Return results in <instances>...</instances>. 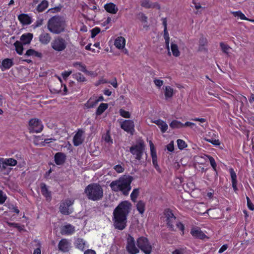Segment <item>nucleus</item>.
<instances>
[{
	"mask_svg": "<svg viewBox=\"0 0 254 254\" xmlns=\"http://www.w3.org/2000/svg\"><path fill=\"white\" fill-rule=\"evenodd\" d=\"M145 149V144L144 140L139 139L136 141L135 144L130 147L129 152L135 160L139 161L142 158Z\"/></svg>",
	"mask_w": 254,
	"mask_h": 254,
	"instance_id": "nucleus-5",
	"label": "nucleus"
},
{
	"mask_svg": "<svg viewBox=\"0 0 254 254\" xmlns=\"http://www.w3.org/2000/svg\"><path fill=\"white\" fill-rule=\"evenodd\" d=\"M52 48L58 52L65 50L67 46V42L63 37L59 36L55 37L51 43Z\"/></svg>",
	"mask_w": 254,
	"mask_h": 254,
	"instance_id": "nucleus-6",
	"label": "nucleus"
},
{
	"mask_svg": "<svg viewBox=\"0 0 254 254\" xmlns=\"http://www.w3.org/2000/svg\"><path fill=\"white\" fill-rule=\"evenodd\" d=\"M134 123L132 120H126L124 121L121 124V127L125 131L133 135L135 131Z\"/></svg>",
	"mask_w": 254,
	"mask_h": 254,
	"instance_id": "nucleus-11",
	"label": "nucleus"
},
{
	"mask_svg": "<svg viewBox=\"0 0 254 254\" xmlns=\"http://www.w3.org/2000/svg\"><path fill=\"white\" fill-rule=\"evenodd\" d=\"M43 24V19H38L36 22L32 25V27L34 29L37 28Z\"/></svg>",
	"mask_w": 254,
	"mask_h": 254,
	"instance_id": "nucleus-55",
	"label": "nucleus"
},
{
	"mask_svg": "<svg viewBox=\"0 0 254 254\" xmlns=\"http://www.w3.org/2000/svg\"><path fill=\"white\" fill-rule=\"evenodd\" d=\"M115 46L119 49H123L126 45V40L123 37L120 36L117 38L115 41Z\"/></svg>",
	"mask_w": 254,
	"mask_h": 254,
	"instance_id": "nucleus-30",
	"label": "nucleus"
},
{
	"mask_svg": "<svg viewBox=\"0 0 254 254\" xmlns=\"http://www.w3.org/2000/svg\"><path fill=\"white\" fill-rule=\"evenodd\" d=\"M234 17H238L241 20H250L245 14L240 10L237 11H233L232 12Z\"/></svg>",
	"mask_w": 254,
	"mask_h": 254,
	"instance_id": "nucleus-44",
	"label": "nucleus"
},
{
	"mask_svg": "<svg viewBox=\"0 0 254 254\" xmlns=\"http://www.w3.org/2000/svg\"><path fill=\"white\" fill-rule=\"evenodd\" d=\"M33 37V35L31 33H27L22 34L20 37L21 43L24 45L29 44L30 43Z\"/></svg>",
	"mask_w": 254,
	"mask_h": 254,
	"instance_id": "nucleus-26",
	"label": "nucleus"
},
{
	"mask_svg": "<svg viewBox=\"0 0 254 254\" xmlns=\"http://www.w3.org/2000/svg\"><path fill=\"white\" fill-rule=\"evenodd\" d=\"M98 103L96 100V97H90L87 101L84 104V109H91L95 107Z\"/></svg>",
	"mask_w": 254,
	"mask_h": 254,
	"instance_id": "nucleus-29",
	"label": "nucleus"
},
{
	"mask_svg": "<svg viewBox=\"0 0 254 254\" xmlns=\"http://www.w3.org/2000/svg\"><path fill=\"white\" fill-rule=\"evenodd\" d=\"M171 50L174 57H178L180 56V52L177 44L172 43L171 44Z\"/></svg>",
	"mask_w": 254,
	"mask_h": 254,
	"instance_id": "nucleus-37",
	"label": "nucleus"
},
{
	"mask_svg": "<svg viewBox=\"0 0 254 254\" xmlns=\"http://www.w3.org/2000/svg\"><path fill=\"white\" fill-rule=\"evenodd\" d=\"M167 149L170 152H173L174 150V142L173 141L170 142L166 146Z\"/></svg>",
	"mask_w": 254,
	"mask_h": 254,
	"instance_id": "nucleus-60",
	"label": "nucleus"
},
{
	"mask_svg": "<svg viewBox=\"0 0 254 254\" xmlns=\"http://www.w3.org/2000/svg\"><path fill=\"white\" fill-rule=\"evenodd\" d=\"M72 71L71 70L64 71L62 73V75L64 79L66 80L67 78L71 74Z\"/></svg>",
	"mask_w": 254,
	"mask_h": 254,
	"instance_id": "nucleus-59",
	"label": "nucleus"
},
{
	"mask_svg": "<svg viewBox=\"0 0 254 254\" xmlns=\"http://www.w3.org/2000/svg\"><path fill=\"white\" fill-rule=\"evenodd\" d=\"M73 66L77 68L79 70L84 72H88V70L86 69V66L85 64H83L81 62H75L73 64Z\"/></svg>",
	"mask_w": 254,
	"mask_h": 254,
	"instance_id": "nucleus-35",
	"label": "nucleus"
},
{
	"mask_svg": "<svg viewBox=\"0 0 254 254\" xmlns=\"http://www.w3.org/2000/svg\"><path fill=\"white\" fill-rule=\"evenodd\" d=\"M18 19L23 25H28L32 22V18L27 14L21 13L18 16Z\"/></svg>",
	"mask_w": 254,
	"mask_h": 254,
	"instance_id": "nucleus-21",
	"label": "nucleus"
},
{
	"mask_svg": "<svg viewBox=\"0 0 254 254\" xmlns=\"http://www.w3.org/2000/svg\"><path fill=\"white\" fill-rule=\"evenodd\" d=\"M229 173L231 178L232 188L236 192L238 190L237 175L234 169L232 168H230Z\"/></svg>",
	"mask_w": 254,
	"mask_h": 254,
	"instance_id": "nucleus-24",
	"label": "nucleus"
},
{
	"mask_svg": "<svg viewBox=\"0 0 254 254\" xmlns=\"http://www.w3.org/2000/svg\"><path fill=\"white\" fill-rule=\"evenodd\" d=\"M220 46L221 47V48L222 51L224 53H228V50L230 49V47L228 45L225 44L222 42H221L220 44Z\"/></svg>",
	"mask_w": 254,
	"mask_h": 254,
	"instance_id": "nucleus-56",
	"label": "nucleus"
},
{
	"mask_svg": "<svg viewBox=\"0 0 254 254\" xmlns=\"http://www.w3.org/2000/svg\"><path fill=\"white\" fill-rule=\"evenodd\" d=\"M13 64V61L10 59H5L1 62L0 68L2 71L9 69Z\"/></svg>",
	"mask_w": 254,
	"mask_h": 254,
	"instance_id": "nucleus-28",
	"label": "nucleus"
},
{
	"mask_svg": "<svg viewBox=\"0 0 254 254\" xmlns=\"http://www.w3.org/2000/svg\"><path fill=\"white\" fill-rule=\"evenodd\" d=\"M74 200L69 199H65L62 202L60 205V211L64 215H69L71 213L69 211V207L73 204Z\"/></svg>",
	"mask_w": 254,
	"mask_h": 254,
	"instance_id": "nucleus-13",
	"label": "nucleus"
},
{
	"mask_svg": "<svg viewBox=\"0 0 254 254\" xmlns=\"http://www.w3.org/2000/svg\"><path fill=\"white\" fill-rule=\"evenodd\" d=\"M49 5V2L47 0H43L40 3H39L37 7H36V10L38 12H41L44 11L48 7Z\"/></svg>",
	"mask_w": 254,
	"mask_h": 254,
	"instance_id": "nucleus-33",
	"label": "nucleus"
},
{
	"mask_svg": "<svg viewBox=\"0 0 254 254\" xmlns=\"http://www.w3.org/2000/svg\"><path fill=\"white\" fill-rule=\"evenodd\" d=\"M131 203L124 200L121 202L114 210L113 225L115 229L123 230L127 226V216L131 210Z\"/></svg>",
	"mask_w": 254,
	"mask_h": 254,
	"instance_id": "nucleus-1",
	"label": "nucleus"
},
{
	"mask_svg": "<svg viewBox=\"0 0 254 254\" xmlns=\"http://www.w3.org/2000/svg\"><path fill=\"white\" fill-rule=\"evenodd\" d=\"M39 42L44 45H47L50 43L52 40L51 34L45 31H43L39 36Z\"/></svg>",
	"mask_w": 254,
	"mask_h": 254,
	"instance_id": "nucleus-19",
	"label": "nucleus"
},
{
	"mask_svg": "<svg viewBox=\"0 0 254 254\" xmlns=\"http://www.w3.org/2000/svg\"><path fill=\"white\" fill-rule=\"evenodd\" d=\"M86 244L85 241L83 239L80 238H77L74 242L75 247L82 251L84 250Z\"/></svg>",
	"mask_w": 254,
	"mask_h": 254,
	"instance_id": "nucleus-31",
	"label": "nucleus"
},
{
	"mask_svg": "<svg viewBox=\"0 0 254 254\" xmlns=\"http://www.w3.org/2000/svg\"><path fill=\"white\" fill-rule=\"evenodd\" d=\"M228 248V245L227 244L223 245L219 250L218 253L219 254H222L224 251H225Z\"/></svg>",
	"mask_w": 254,
	"mask_h": 254,
	"instance_id": "nucleus-63",
	"label": "nucleus"
},
{
	"mask_svg": "<svg viewBox=\"0 0 254 254\" xmlns=\"http://www.w3.org/2000/svg\"><path fill=\"white\" fill-rule=\"evenodd\" d=\"M206 157L208 159L210 165L211 167H212L213 170L216 172V175H217V164L215 162V160L214 158L210 156V155H206Z\"/></svg>",
	"mask_w": 254,
	"mask_h": 254,
	"instance_id": "nucleus-46",
	"label": "nucleus"
},
{
	"mask_svg": "<svg viewBox=\"0 0 254 254\" xmlns=\"http://www.w3.org/2000/svg\"><path fill=\"white\" fill-rule=\"evenodd\" d=\"M126 250L129 254H137L139 252V249L135 246L134 238L130 234L127 237Z\"/></svg>",
	"mask_w": 254,
	"mask_h": 254,
	"instance_id": "nucleus-10",
	"label": "nucleus"
},
{
	"mask_svg": "<svg viewBox=\"0 0 254 254\" xmlns=\"http://www.w3.org/2000/svg\"><path fill=\"white\" fill-rule=\"evenodd\" d=\"M7 198L6 195L3 193L0 195V204H2L5 201Z\"/></svg>",
	"mask_w": 254,
	"mask_h": 254,
	"instance_id": "nucleus-64",
	"label": "nucleus"
},
{
	"mask_svg": "<svg viewBox=\"0 0 254 254\" xmlns=\"http://www.w3.org/2000/svg\"><path fill=\"white\" fill-rule=\"evenodd\" d=\"M170 127L172 128H180L183 127V123L177 120H173L170 124Z\"/></svg>",
	"mask_w": 254,
	"mask_h": 254,
	"instance_id": "nucleus-42",
	"label": "nucleus"
},
{
	"mask_svg": "<svg viewBox=\"0 0 254 254\" xmlns=\"http://www.w3.org/2000/svg\"><path fill=\"white\" fill-rule=\"evenodd\" d=\"M75 232V228L74 226L70 224H66L60 227V233L64 236H70Z\"/></svg>",
	"mask_w": 254,
	"mask_h": 254,
	"instance_id": "nucleus-15",
	"label": "nucleus"
},
{
	"mask_svg": "<svg viewBox=\"0 0 254 254\" xmlns=\"http://www.w3.org/2000/svg\"><path fill=\"white\" fill-rule=\"evenodd\" d=\"M190 234L195 239L204 240L205 238H208V237L198 227L192 228Z\"/></svg>",
	"mask_w": 254,
	"mask_h": 254,
	"instance_id": "nucleus-18",
	"label": "nucleus"
},
{
	"mask_svg": "<svg viewBox=\"0 0 254 254\" xmlns=\"http://www.w3.org/2000/svg\"><path fill=\"white\" fill-rule=\"evenodd\" d=\"M247 206L251 210H254V205L252 202L251 199L248 196H247Z\"/></svg>",
	"mask_w": 254,
	"mask_h": 254,
	"instance_id": "nucleus-57",
	"label": "nucleus"
},
{
	"mask_svg": "<svg viewBox=\"0 0 254 254\" xmlns=\"http://www.w3.org/2000/svg\"><path fill=\"white\" fill-rule=\"evenodd\" d=\"M138 19L142 22H147V17L143 13L140 12L138 14Z\"/></svg>",
	"mask_w": 254,
	"mask_h": 254,
	"instance_id": "nucleus-53",
	"label": "nucleus"
},
{
	"mask_svg": "<svg viewBox=\"0 0 254 254\" xmlns=\"http://www.w3.org/2000/svg\"><path fill=\"white\" fill-rule=\"evenodd\" d=\"M154 82L156 86L158 87H161L163 84V81L160 79H155L154 80Z\"/></svg>",
	"mask_w": 254,
	"mask_h": 254,
	"instance_id": "nucleus-62",
	"label": "nucleus"
},
{
	"mask_svg": "<svg viewBox=\"0 0 254 254\" xmlns=\"http://www.w3.org/2000/svg\"><path fill=\"white\" fill-rule=\"evenodd\" d=\"M66 159L65 155L62 152L56 153L54 156V160L55 163L58 165L63 164Z\"/></svg>",
	"mask_w": 254,
	"mask_h": 254,
	"instance_id": "nucleus-23",
	"label": "nucleus"
},
{
	"mask_svg": "<svg viewBox=\"0 0 254 254\" xmlns=\"http://www.w3.org/2000/svg\"><path fill=\"white\" fill-rule=\"evenodd\" d=\"M47 28L52 33L60 34L64 30L65 21L59 16H53L48 21Z\"/></svg>",
	"mask_w": 254,
	"mask_h": 254,
	"instance_id": "nucleus-4",
	"label": "nucleus"
},
{
	"mask_svg": "<svg viewBox=\"0 0 254 254\" xmlns=\"http://www.w3.org/2000/svg\"><path fill=\"white\" fill-rule=\"evenodd\" d=\"M7 207L11 212H14L17 214H19V210L17 206L14 205L13 204H8L7 205Z\"/></svg>",
	"mask_w": 254,
	"mask_h": 254,
	"instance_id": "nucleus-51",
	"label": "nucleus"
},
{
	"mask_svg": "<svg viewBox=\"0 0 254 254\" xmlns=\"http://www.w3.org/2000/svg\"><path fill=\"white\" fill-rule=\"evenodd\" d=\"M73 78L78 82H84L86 80V78L80 72L75 73L72 74Z\"/></svg>",
	"mask_w": 254,
	"mask_h": 254,
	"instance_id": "nucleus-45",
	"label": "nucleus"
},
{
	"mask_svg": "<svg viewBox=\"0 0 254 254\" xmlns=\"http://www.w3.org/2000/svg\"><path fill=\"white\" fill-rule=\"evenodd\" d=\"M140 5L147 9L156 8L159 9L160 8V6L158 2L153 3L150 0H142L140 1Z\"/></svg>",
	"mask_w": 254,
	"mask_h": 254,
	"instance_id": "nucleus-20",
	"label": "nucleus"
},
{
	"mask_svg": "<svg viewBox=\"0 0 254 254\" xmlns=\"http://www.w3.org/2000/svg\"><path fill=\"white\" fill-rule=\"evenodd\" d=\"M101 31L100 28L96 27L92 29L91 32V37L94 38L97 35H98Z\"/></svg>",
	"mask_w": 254,
	"mask_h": 254,
	"instance_id": "nucleus-54",
	"label": "nucleus"
},
{
	"mask_svg": "<svg viewBox=\"0 0 254 254\" xmlns=\"http://www.w3.org/2000/svg\"><path fill=\"white\" fill-rule=\"evenodd\" d=\"M40 187L42 194L47 201L50 202L52 200V192L49 190L48 187L44 183H41Z\"/></svg>",
	"mask_w": 254,
	"mask_h": 254,
	"instance_id": "nucleus-16",
	"label": "nucleus"
},
{
	"mask_svg": "<svg viewBox=\"0 0 254 254\" xmlns=\"http://www.w3.org/2000/svg\"><path fill=\"white\" fill-rule=\"evenodd\" d=\"M208 43L207 39L205 37H201L199 40V48L198 51H202L205 50L203 47L206 46Z\"/></svg>",
	"mask_w": 254,
	"mask_h": 254,
	"instance_id": "nucleus-40",
	"label": "nucleus"
},
{
	"mask_svg": "<svg viewBox=\"0 0 254 254\" xmlns=\"http://www.w3.org/2000/svg\"><path fill=\"white\" fill-rule=\"evenodd\" d=\"M14 45L17 53L19 55H22L23 54V44L17 41L14 43Z\"/></svg>",
	"mask_w": 254,
	"mask_h": 254,
	"instance_id": "nucleus-39",
	"label": "nucleus"
},
{
	"mask_svg": "<svg viewBox=\"0 0 254 254\" xmlns=\"http://www.w3.org/2000/svg\"><path fill=\"white\" fill-rule=\"evenodd\" d=\"M7 224L9 227L16 228L19 232H21L24 230V226H21L18 223L7 222Z\"/></svg>",
	"mask_w": 254,
	"mask_h": 254,
	"instance_id": "nucleus-47",
	"label": "nucleus"
},
{
	"mask_svg": "<svg viewBox=\"0 0 254 254\" xmlns=\"http://www.w3.org/2000/svg\"><path fill=\"white\" fill-rule=\"evenodd\" d=\"M173 89L170 86H165V97L166 99L171 98L173 95Z\"/></svg>",
	"mask_w": 254,
	"mask_h": 254,
	"instance_id": "nucleus-41",
	"label": "nucleus"
},
{
	"mask_svg": "<svg viewBox=\"0 0 254 254\" xmlns=\"http://www.w3.org/2000/svg\"><path fill=\"white\" fill-rule=\"evenodd\" d=\"M164 215L166 218L167 227L170 230L174 231V224H176L178 219H177L172 211L169 209L165 210Z\"/></svg>",
	"mask_w": 254,
	"mask_h": 254,
	"instance_id": "nucleus-9",
	"label": "nucleus"
},
{
	"mask_svg": "<svg viewBox=\"0 0 254 254\" xmlns=\"http://www.w3.org/2000/svg\"><path fill=\"white\" fill-rule=\"evenodd\" d=\"M176 226L181 231L182 233V235H184L185 230L184 225L178 220L177 222L176 223Z\"/></svg>",
	"mask_w": 254,
	"mask_h": 254,
	"instance_id": "nucleus-52",
	"label": "nucleus"
},
{
	"mask_svg": "<svg viewBox=\"0 0 254 254\" xmlns=\"http://www.w3.org/2000/svg\"><path fill=\"white\" fill-rule=\"evenodd\" d=\"M153 123L158 126L162 133H165L168 129V126L167 124L160 119L155 120L153 121Z\"/></svg>",
	"mask_w": 254,
	"mask_h": 254,
	"instance_id": "nucleus-27",
	"label": "nucleus"
},
{
	"mask_svg": "<svg viewBox=\"0 0 254 254\" xmlns=\"http://www.w3.org/2000/svg\"><path fill=\"white\" fill-rule=\"evenodd\" d=\"M17 161L12 158H0V169L4 170L6 169L7 166H15L17 165Z\"/></svg>",
	"mask_w": 254,
	"mask_h": 254,
	"instance_id": "nucleus-14",
	"label": "nucleus"
},
{
	"mask_svg": "<svg viewBox=\"0 0 254 254\" xmlns=\"http://www.w3.org/2000/svg\"><path fill=\"white\" fill-rule=\"evenodd\" d=\"M59 250L63 253L68 252L69 251L70 243L66 239H62L58 244Z\"/></svg>",
	"mask_w": 254,
	"mask_h": 254,
	"instance_id": "nucleus-17",
	"label": "nucleus"
},
{
	"mask_svg": "<svg viewBox=\"0 0 254 254\" xmlns=\"http://www.w3.org/2000/svg\"><path fill=\"white\" fill-rule=\"evenodd\" d=\"M114 169L118 173H121L124 171V168L119 164L115 166Z\"/></svg>",
	"mask_w": 254,
	"mask_h": 254,
	"instance_id": "nucleus-58",
	"label": "nucleus"
},
{
	"mask_svg": "<svg viewBox=\"0 0 254 254\" xmlns=\"http://www.w3.org/2000/svg\"><path fill=\"white\" fill-rule=\"evenodd\" d=\"M83 133V131L81 129H79L73 136V143L75 146H79L82 143L83 139L82 138V136Z\"/></svg>",
	"mask_w": 254,
	"mask_h": 254,
	"instance_id": "nucleus-22",
	"label": "nucleus"
},
{
	"mask_svg": "<svg viewBox=\"0 0 254 254\" xmlns=\"http://www.w3.org/2000/svg\"><path fill=\"white\" fill-rule=\"evenodd\" d=\"M25 56H33L35 57L41 58L42 57V54L41 53L36 51L33 49H29L27 50L26 53L25 54Z\"/></svg>",
	"mask_w": 254,
	"mask_h": 254,
	"instance_id": "nucleus-34",
	"label": "nucleus"
},
{
	"mask_svg": "<svg viewBox=\"0 0 254 254\" xmlns=\"http://www.w3.org/2000/svg\"><path fill=\"white\" fill-rule=\"evenodd\" d=\"M85 193L90 200L98 201L103 197V190L98 184L92 183L88 185L85 189Z\"/></svg>",
	"mask_w": 254,
	"mask_h": 254,
	"instance_id": "nucleus-3",
	"label": "nucleus"
},
{
	"mask_svg": "<svg viewBox=\"0 0 254 254\" xmlns=\"http://www.w3.org/2000/svg\"><path fill=\"white\" fill-rule=\"evenodd\" d=\"M204 139L209 143H211L213 145L215 146H217L220 145V141L218 139H216L210 137H205Z\"/></svg>",
	"mask_w": 254,
	"mask_h": 254,
	"instance_id": "nucleus-49",
	"label": "nucleus"
},
{
	"mask_svg": "<svg viewBox=\"0 0 254 254\" xmlns=\"http://www.w3.org/2000/svg\"><path fill=\"white\" fill-rule=\"evenodd\" d=\"M149 146L150 148V155L152 160V164L156 170L160 173L161 169L158 164L157 156L155 148L152 142L150 141Z\"/></svg>",
	"mask_w": 254,
	"mask_h": 254,
	"instance_id": "nucleus-12",
	"label": "nucleus"
},
{
	"mask_svg": "<svg viewBox=\"0 0 254 254\" xmlns=\"http://www.w3.org/2000/svg\"><path fill=\"white\" fill-rule=\"evenodd\" d=\"M29 127L30 132H40L43 129V125L39 119L34 118L29 121Z\"/></svg>",
	"mask_w": 254,
	"mask_h": 254,
	"instance_id": "nucleus-8",
	"label": "nucleus"
},
{
	"mask_svg": "<svg viewBox=\"0 0 254 254\" xmlns=\"http://www.w3.org/2000/svg\"><path fill=\"white\" fill-rule=\"evenodd\" d=\"M136 208L139 213L142 215L145 210V203L143 200H139L136 204Z\"/></svg>",
	"mask_w": 254,
	"mask_h": 254,
	"instance_id": "nucleus-32",
	"label": "nucleus"
},
{
	"mask_svg": "<svg viewBox=\"0 0 254 254\" xmlns=\"http://www.w3.org/2000/svg\"><path fill=\"white\" fill-rule=\"evenodd\" d=\"M136 244L138 248L145 254L151 253L152 247L147 238L139 237L136 240Z\"/></svg>",
	"mask_w": 254,
	"mask_h": 254,
	"instance_id": "nucleus-7",
	"label": "nucleus"
},
{
	"mask_svg": "<svg viewBox=\"0 0 254 254\" xmlns=\"http://www.w3.org/2000/svg\"><path fill=\"white\" fill-rule=\"evenodd\" d=\"M120 115L125 118H129L130 117V114L128 111H127L123 109L119 110Z\"/></svg>",
	"mask_w": 254,
	"mask_h": 254,
	"instance_id": "nucleus-50",
	"label": "nucleus"
},
{
	"mask_svg": "<svg viewBox=\"0 0 254 254\" xmlns=\"http://www.w3.org/2000/svg\"><path fill=\"white\" fill-rule=\"evenodd\" d=\"M183 127H189L191 128H193L194 127L196 126L195 124L190 122H187L185 124L183 123Z\"/></svg>",
	"mask_w": 254,
	"mask_h": 254,
	"instance_id": "nucleus-61",
	"label": "nucleus"
},
{
	"mask_svg": "<svg viewBox=\"0 0 254 254\" xmlns=\"http://www.w3.org/2000/svg\"><path fill=\"white\" fill-rule=\"evenodd\" d=\"M192 121L199 122L200 123V126L203 128H206L208 126V122L206 119L194 118L190 119Z\"/></svg>",
	"mask_w": 254,
	"mask_h": 254,
	"instance_id": "nucleus-38",
	"label": "nucleus"
},
{
	"mask_svg": "<svg viewBox=\"0 0 254 254\" xmlns=\"http://www.w3.org/2000/svg\"><path fill=\"white\" fill-rule=\"evenodd\" d=\"M108 107V104L107 103H101L97 108L96 111L97 116L101 115Z\"/></svg>",
	"mask_w": 254,
	"mask_h": 254,
	"instance_id": "nucleus-36",
	"label": "nucleus"
},
{
	"mask_svg": "<svg viewBox=\"0 0 254 254\" xmlns=\"http://www.w3.org/2000/svg\"><path fill=\"white\" fill-rule=\"evenodd\" d=\"M177 142L178 147L180 150H183L187 146V144L185 141L182 139H178L177 140Z\"/></svg>",
	"mask_w": 254,
	"mask_h": 254,
	"instance_id": "nucleus-48",
	"label": "nucleus"
},
{
	"mask_svg": "<svg viewBox=\"0 0 254 254\" xmlns=\"http://www.w3.org/2000/svg\"><path fill=\"white\" fill-rule=\"evenodd\" d=\"M139 193V188L134 189L130 194V199L133 202H136L137 198Z\"/></svg>",
	"mask_w": 254,
	"mask_h": 254,
	"instance_id": "nucleus-43",
	"label": "nucleus"
},
{
	"mask_svg": "<svg viewBox=\"0 0 254 254\" xmlns=\"http://www.w3.org/2000/svg\"><path fill=\"white\" fill-rule=\"evenodd\" d=\"M104 8L107 12L111 14H116L118 11V8L116 5L112 2L105 4Z\"/></svg>",
	"mask_w": 254,
	"mask_h": 254,
	"instance_id": "nucleus-25",
	"label": "nucleus"
},
{
	"mask_svg": "<svg viewBox=\"0 0 254 254\" xmlns=\"http://www.w3.org/2000/svg\"><path fill=\"white\" fill-rule=\"evenodd\" d=\"M132 181V176H124L118 180L112 181L110 187L113 191L121 192L123 195L127 196L131 189V184Z\"/></svg>",
	"mask_w": 254,
	"mask_h": 254,
	"instance_id": "nucleus-2",
	"label": "nucleus"
}]
</instances>
